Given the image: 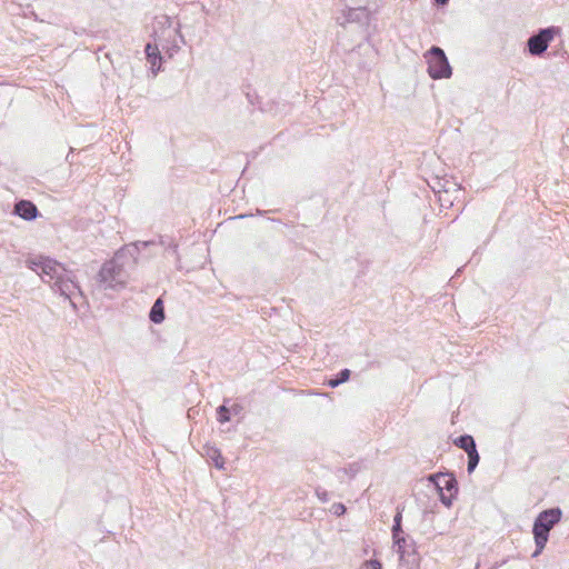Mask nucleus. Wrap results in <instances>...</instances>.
I'll use <instances>...</instances> for the list:
<instances>
[{"label":"nucleus","mask_w":569,"mask_h":569,"mask_svg":"<svg viewBox=\"0 0 569 569\" xmlns=\"http://www.w3.org/2000/svg\"><path fill=\"white\" fill-rule=\"evenodd\" d=\"M151 242H134L128 246H124L120 250H118L113 258L106 261L97 277L96 281L98 288L101 290H113L120 291L122 290L129 279V272L127 267L130 264H136L138 254L140 252V248L148 247Z\"/></svg>","instance_id":"f257e3e1"},{"label":"nucleus","mask_w":569,"mask_h":569,"mask_svg":"<svg viewBox=\"0 0 569 569\" xmlns=\"http://www.w3.org/2000/svg\"><path fill=\"white\" fill-rule=\"evenodd\" d=\"M562 510L559 507L549 508L538 513L533 521L532 535L536 550L532 557L539 556L545 549L550 530L561 521Z\"/></svg>","instance_id":"f03ea898"},{"label":"nucleus","mask_w":569,"mask_h":569,"mask_svg":"<svg viewBox=\"0 0 569 569\" xmlns=\"http://www.w3.org/2000/svg\"><path fill=\"white\" fill-rule=\"evenodd\" d=\"M28 263L29 268L36 271L43 282L51 286L53 282H58L67 272L61 263L48 257L32 259Z\"/></svg>","instance_id":"7ed1b4c3"},{"label":"nucleus","mask_w":569,"mask_h":569,"mask_svg":"<svg viewBox=\"0 0 569 569\" xmlns=\"http://www.w3.org/2000/svg\"><path fill=\"white\" fill-rule=\"evenodd\" d=\"M428 63V73L432 79L450 78L452 69L445 51L437 46H432L425 54Z\"/></svg>","instance_id":"20e7f679"},{"label":"nucleus","mask_w":569,"mask_h":569,"mask_svg":"<svg viewBox=\"0 0 569 569\" xmlns=\"http://www.w3.org/2000/svg\"><path fill=\"white\" fill-rule=\"evenodd\" d=\"M429 480L433 482L435 487L439 491L440 501L450 507L452 500L458 493V481L453 473H437L430 475Z\"/></svg>","instance_id":"39448f33"},{"label":"nucleus","mask_w":569,"mask_h":569,"mask_svg":"<svg viewBox=\"0 0 569 569\" xmlns=\"http://www.w3.org/2000/svg\"><path fill=\"white\" fill-rule=\"evenodd\" d=\"M559 32L557 27H547L539 29L527 40L528 52L533 57H540L545 53L553 40L555 36Z\"/></svg>","instance_id":"423d86ee"},{"label":"nucleus","mask_w":569,"mask_h":569,"mask_svg":"<svg viewBox=\"0 0 569 569\" xmlns=\"http://www.w3.org/2000/svg\"><path fill=\"white\" fill-rule=\"evenodd\" d=\"M392 540L393 547L399 555V563H410L413 567L419 565V556L416 551V543L412 538L406 535L399 537V541H397V539Z\"/></svg>","instance_id":"0eeeda50"},{"label":"nucleus","mask_w":569,"mask_h":569,"mask_svg":"<svg viewBox=\"0 0 569 569\" xmlns=\"http://www.w3.org/2000/svg\"><path fill=\"white\" fill-rule=\"evenodd\" d=\"M52 289L69 299L72 305L76 295L82 296L79 284L67 272L58 282H53Z\"/></svg>","instance_id":"6e6552de"},{"label":"nucleus","mask_w":569,"mask_h":569,"mask_svg":"<svg viewBox=\"0 0 569 569\" xmlns=\"http://www.w3.org/2000/svg\"><path fill=\"white\" fill-rule=\"evenodd\" d=\"M13 213L27 221H32L39 216L37 206L30 200H19L13 208Z\"/></svg>","instance_id":"1a4fd4ad"},{"label":"nucleus","mask_w":569,"mask_h":569,"mask_svg":"<svg viewBox=\"0 0 569 569\" xmlns=\"http://www.w3.org/2000/svg\"><path fill=\"white\" fill-rule=\"evenodd\" d=\"M154 34L158 37V39H156V41H159V42H156L154 44L147 43L146 48H144L147 59L151 63L152 68L156 67L157 61H159V62L162 61V57L160 54L159 47L161 46L162 49L166 48V46L163 43H161V38H160V36H158V30H154Z\"/></svg>","instance_id":"9d476101"},{"label":"nucleus","mask_w":569,"mask_h":569,"mask_svg":"<svg viewBox=\"0 0 569 569\" xmlns=\"http://www.w3.org/2000/svg\"><path fill=\"white\" fill-rule=\"evenodd\" d=\"M164 318H166V316H164L163 301L161 298H158L153 302V305L149 311V319L151 322L159 325L164 320Z\"/></svg>","instance_id":"9b49d317"},{"label":"nucleus","mask_w":569,"mask_h":569,"mask_svg":"<svg viewBox=\"0 0 569 569\" xmlns=\"http://www.w3.org/2000/svg\"><path fill=\"white\" fill-rule=\"evenodd\" d=\"M453 445L460 449H462L466 453L475 450L477 448L476 441L470 435H461L453 440Z\"/></svg>","instance_id":"f8f14e48"},{"label":"nucleus","mask_w":569,"mask_h":569,"mask_svg":"<svg viewBox=\"0 0 569 569\" xmlns=\"http://www.w3.org/2000/svg\"><path fill=\"white\" fill-rule=\"evenodd\" d=\"M206 456L212 460L213 465L218 469H223L224 460L220 452V450L213 446H208L204 448Z\"/></svg>","instance_id":"ddd939ff"},{"label":"nucleus","mask_w":569,"mask_h":569,"mask_svg":"<svg viewBox=\"0 0 569 569\" xmlns=\"http://www.w3.org/2000/svg\"><path fill=\"white\" fill-rule=\"evenodd\" d=\"M392 539H397L399 541V537L406 536L402 530V511L397 510V513L393 517V525L391 528Z\"/></svg>","instance_id":"4468645a"},{"label":"nucleus","mask_w":569,"mask_h":569,"mask_svg":"<svg viewBox=\"0 0 569 569\" xmlns=\"http://www.w3.org/2000/svg\"><path fill=\"white\" fill-rule=\"evenodd\" d=\"M350 375H351V371L349 369H342L340 370L337 376L335 378H331L328 380V386L330 388H336L338 387L339 385L346 382L349 380L350 378Z\"/></svg>","instance_id":"2eb2a0df"},{"label":"nucleus","mask_w":569,"mask_h":569,"mask_svg":"<svg viewBox=\"0 0 569 569\" xmlns=\"http://www.w3.org/2000/svg\"><path fill=\"white\" fill-rule=\"evenodd\" d=\"M467 456H468L467 471H468V473H472L475 471V469L477 468V466L479 465L480 456L478 453L477 448L475 450L468 452Z\"/></svg>","instance_id":"dca6fc26"},{"label":"nucleus","mask_w":569,"mask_h":569,"mask_svg":"<svg viewBox=\"0 0 569 569\" xmlns=\"http://www.w3.org/2000/svg\"><path fill=\"white\" fill-rule=\"evenodd\" d=\"M217 420L220 423L230 421V409L226 405H221L217 408Z\"/></svg>","instance_id":"f3484780"},{"label":"nucleus","mask_w":569,"mask_h":569,"mask_svg":"<svg viewBox=\"0 0 569 569\" xmlns=\"http://www.w3.org/2000/svg\"><path fill=\"white\" fill-rule=\"evenodd\" d=\"M360 569H382V563L377 559H370L365 561Z\"/></svg>","instance_id":"a211bd4d"},{"label":"nucleus","mask_w":569,"mask_h":569,"mask_svg":"<svg viewBox=\"0 0 569 569\" xmlns=\"http://www.w3.org/2000/svg\"><path fill=\"white\" fill-rule=\"evenodd\" d=\"M157 24L159 26H162V27H168L169 29L171 28V24H172V20L170 17L168 16H162L158 21H157Z\"/></svg>","instance_id":"6ab92c4d"},{"label":"nucleus","mask_w":569,"mask_h":569,"mask_svg":"<svg viewBox=\"0 0 569 569\" xmlns=\"http://www.w3.org/2000/svg\"><path fill=\"white\" fill-rule=\"evenodd\" d=\"M316 493H317V497H318L321 501L327 502V501L329 500V493H328V491H326V490H323V489L318 488V489L316 490Z\"/></svg>","instance_id":"aec40b11"},{"label":"nucleus","mask_w":569,"mask_h":569,"mask_svg":"<svg viewBox=\"0 0 569 569\" xmlns=\"http://www.w3.org/2000/svg\"><path fill=\"white\" fill-rule=\"evenodd\" d=\"M332 509H333V512L337 515V516H341L346 512V507L345 505L342 503H335L332 506Z\"/></svg>","instance_id":"412c9836"},{"label":"nucleus","mask_w":569,"mask_h":569,"mask_svg":"<svg viewBox=\"0 0 569 569\" xmlns=\"http://www.w3.org/2000/svg\"><path fill=\"white\" fill-rule=\"evenodd\" d=\"M398 569H419V565L413 567L410 563L401 562L399 563Z\"/></svg>","instance_id":"4be33fe9"},{"label":"nucleus","mask_w":569,"mask_h":569,"mask_svg":"<svg viewBox=\"0 0 569 569\" xmlns=\"http://www.w3.org/2000/svg\"><path fill=\"white\" fill-rule=\"evenodd\" d=\"M433 2L438 7H443V6H446L449 2V0H433Z\"/></svg>","instance_id":"5701e85b"},{"label":"nucleus","mask_w":569,"mask_h":569,"mask_svg":"<svg viewBox=\"0 0 569 569\" xmlns=\"http://www.w3.org/2000/svg\"><path fill=\"white\" fill-rule=\"evenodd\" d=\"M173 33L179 37L180 42L184 43L183 36L180 33L179 28L173 29Z\"/></svg>","instance_id":"b1692460"},{"label":"nucleus","mask_w":569,"mask_h":569,"mask_svg":"<svg viewBox=\"0 0 569 569\" xmlns=\"http://www.w3.org/2000/svg\"><path fill=\"white\" fill-rule=\"evenodd\" d=\"M232 411H233L234 413H238V412H239V406H233V407H232Z\"/></svg>","instance_id":"393cba45"},{"label":"nucleus","mask_w":569,"mask_h":569,"mask_svg":"<svg viewBox=\"0 0 569 569\" xmlns=\"http://www.w3.org/2000/svg\"><path fill=\"white\" fill-rule=\"evenodd\" d=\"M170 247L172 248V250H173L174 252L177 251V247H178V246H177L176 243L170 244Z\"/></svg>","instance_id":"a878e982"},{"label":"nucleus","mask_w":569,"mask_h":569,"mask_svg":"<svg viewBox=\"0 0 569 569\" xmlns=\"http://www.w3.org/2000/svg\"><path fill=\"white\" fill-rule=\"evenodd\" d=\"M173 47H174L176 49H179V48H180V47H179V44H178L176 41L173 42Z\"/></svg>","instance_id":"bb28decb"}]
</instances>
